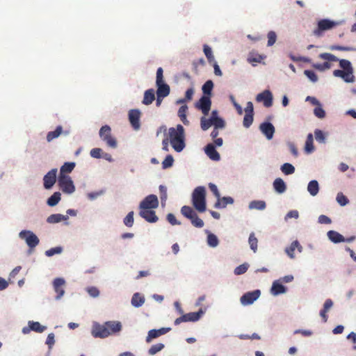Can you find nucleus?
<instances>
[{
	"label": "nucleus",
	"instance_id": "49",
	"mask_svg": "<svg viewBox=\"0 0 356 356\" xmlns=\"http://www.w3.org/2000/svg\"><path fill=\"white\" fill-rule=\"evenodd\" d=\"M174 163L173 156L170 154L168 155L162 162V167L163 169L169 168L172 166Z\"/></svg>",
	"mask_w": 356,
	"mask_h": 356
},
{
	"label": "nucleus",
	"instance_id": "26",
	"mask_svg": "<svg viewBox=\"0 0 356 356\" xmlns=\"http://www.w3.org/2000/svg\"><path fill=\"white\" fill-rule=\"evenodd\" d=\"M333 301L331 299H327L323 305V308L320 312V316H321L324 323H326L328 319L327 313L332 307Z\"/></svg>",
	"mask_w": 356,
	"mask_h": 356
},
{
	"label": "nucleus",
	"instance_id": "40",
	"mask_svg": "<svg viewBox=\"0 0 356 356\" xmlns=\"http://www.w3.org/2000/svg\"><path fill=\"white\" fill-rule=\"evenodd\" d=\"M60 193L59 192H55L51 197L47 200V204L50 207L56 206L60 200Z\"/></svg>",
	"mask_w": 356,
	"mask_h": 356
},
{
	"label": "nucleus",
	"instance_id": "60",
	"mask_svg": "<svg viewBox=\"0 0 356 356\" xmlns=\"http://www.w3.org/2000/svg\"><path fill=\"white\" fill-rule=\"evenodd\" d=\"M304 74L312 81L316 82L318 81V76L316 73L312 70H306Z\"/></svg>",
	"mask_w": 356,
	"mask_h": 356
},
{
	"label": "nucleus",
	"instance_id": "32",
	"mask_svg": "<svg viewBox=\"0 0 356 356\" xmlns=\"http://www.w3.org/2000/svg\"><path fill=\"white\" fill-rule=\"evenodd\" d=\"M145 302V298L139 293H135L131 298V305L135 307H141Z\"/></svg>",
	"mask_w": 356,
	"mask_h": 356
},
{
	"label": "nucleus",
	"instance_id": "13",
	"mask_svg": "<svg viewBox=\"0 0 356 356\" xmlns=\"http://www.w3.org/2000/svg\"><path fill=\"white\" fill-rule=\"evenodd\" d=\"M159 206L158 198L155 195H147L139 205L140 209H152Z\"/></svg>",
	"mask_w": 356,
	"mask_h": 356
},
{
	"label": "nucleus",
	"instance_id": "34",
	"mask_svg": "<svg viewBox=\"0 0 356 356\" xmlns=\"http://www.w3.org/2000/svg\"><path fill=\"white\" fill-rule=\"evenodd\" d=\"M188 111V106L184 104L182 105L178 110V116L180 118L181 121L185 124L188 125L189 121L186 118V114Z\"/></svg>",
	"mask_w": 356,
	"mask_h": 356
},
{
	"label": "nucleus",
	"instance_id": "24",
	"mask_svg": "<svg viewBox=\"0 0 356 356\" xmlns=\"http://www.w3.org/2000/svg\"><path fill=\"white\" fill-rule=\"evenodd\" d=\"M286 291V288L280 282V280H275L273 282L270 292L273 296L284 293Z\"/></svg>",
	"mask_w": 356,
	"mask_h": 356
},
{
	"label": "nucleus",
	"instance_id": "64",
	"mask_svg": "<svg viewBox=\"0 0 356 356\" xmlns=\"http://www.w3.org/2000/svg\"><path fill=\"white\" fill-rule=\"evenodd\" d=\"M87 291L89 295L93 298H96L99 295V291L95 286L88 287Z\"/></svg>",
	"mask_w": 356,
	"mask_h": 356
},
{
	"label": "nucleus",
	"instance_id": "12",
	"mask_svg": "<svg viewBox=\"0 0 356 356\" xmlns=\"http://www.w3.org/2000/svg\"><path fill=\"white\" fill-rule=\"evenodd\" d=\"M196 108L200 110L204 116L209 113L211 100L209 96L203 95L195 104Z\"/></svg>",
	"mask_w": 356,
	"mask_h": 356
},
{
	"label": "nucleus",
	"instance_id": "9",
	"mask_svg": "<svg viewBox=\"0 0 356 356\" xmlns=\"http://www.w3.org/2000/svg\"><path fill=\"white\" fill-rule=\"evenodd\" d=\"M58 181L59 187L63 192L70 194L75 191L74 185L70 176L59 175Z\"/></svg>",
	"mask_w": 356,
	"mask_h": 356
},
{
	"label": "nucleus",
	"instance_id": "54",
	"mask_svg": "<svg viewBox=\"0 0 356 356\" xmlns=\"http://www.w3.org/2000/svg\"><path fill=\"white\" fill-rule=\"evenodd\" d=\"M252 122H253V115L249 114V113H245L244 118H243V126L246 128H248L252 124Z\"/></svg>",
	"mask_w": 356,
	"mask_h": 356
},
{
	"label": "nucleus",
	"instance_id": "37",
	"mask_svg": "<svg viewBox=\"0 0 356 356\" xmlns=\"http://www.w3.org/2000/svg\"><path fill=\"white\" fill-rule=\"evenodd\" d=\"M75 167V163L66 162L60 168L59 175H66L65 173H70Z\"/></svg>",
	"mask_w": 356,
	"mask_h": 356
},
{
	"label": "nucleus",
	"instance_id": "56",
	"mask_svg": "<svg viewBox=\"0 0 356 356\" xmlns=\"http://www.w3.org/2000/svg\"><path fill=\"white\" fill-rule=\"evenodd\" d=\"M337 201L341 206H345L348 203V199L342 193L337 194Z\"/></svg>",
	"mask_w": 356,
	"mask_h": 356
},
{
	"label": "nucleus",
	"instance_id": "39",
	"mask_svg": "<svg viewBox=\"0 0 356 356\" xmlns=\"http://www.w3.org/2000/svg\"><path fill=\"white\" fill-rule=\"evenodd\" d=\"M313 140V135L312 134H309L307 135L305 146V151L307 154L312 152L314 149Z\"/></svg>",
	"mask_w": 356,
	"mask_h": 356
},
{
	"label": "nucleus",
	"instance_id": "20",
	"mask_svg": "<svg viewBox=\"0 0 356 356\" xmlns=\"http://www.w3.org/2000/svg\"><path fill=\"white\" fill-rule=\"evenodd\" d=\"M139 215L149 222H156L159 220L155 211L152 209H140Z\"/></svg>",
	"mask_w": 356,
	"mask_h": 356
},
{
	"label": "nucleus",
	"instance_id": "62",
	"mask_svg": "<svg viewBox=\"0 0 356 356\" xmlns=\"http://www.w3.org/2000/svg\"><path fill=\"white\" fill-rule=\"evenodd\" d=\"M102 149L100 148H93L90 150V154L92 157L99 159L102 157Z\"/></svg>",
	"mask_w": 356,
	"mask_h": 356
},
{
	"label": "nucleus",
	"instance_id": "19",
	"mask_svg": "<svg viewBox=\"0 0 356 356\" xmlns=\"http://www.w3.org/2000/svg\"><path fill=\"white\" fill-rule=\"evenodd\" d=\"M65 281L63 278H56L53 282V286L55 292L57 293L56 298L60 299L65 293L64 286Z\"/></svg>",
	"mask_w": 356,
	"mask_h": 356
},
{
	"label": "nucleus",
	"instance_id": "22",
	"mask_svg": "<svg viewBox=\"0 0 356 356\" xmlns=\"http://www.w3.org/2000/svg\"><path fill=\"white\" fill-rule=\"evenodd\" d=\"M261 131L270 140L273 137L275 133V127L270 122H264L260 124Z\"/></svg>",
	"mask_w": 356,
	"mask_h": 356
},
{
	"label": "nucleus",
	"instance_id": "3",
	"mask_svg": "<svg viewBox=\"0 0 356 356\" xmlns=\"http://www.w3.org/2000/svg\"><path fill=\"white\" fill-rule=\"evenodd\" d=\"M168 138L173 149L177 152H181L184 147V129L182 125L177 124L176 127H170L168 129Z\"/></svg>",
	"mask_w": 356,
	"mask_h": 356
},
{
	"label": "nucleus",
	"instance_id": "31",
	"mask_svg": "<svg viewBox=\"0 0 356 356\" xmlns=\"http://www.w3.org/2000/svg\"><path fill=\"white\" fill-rule=\"evenodd\" d=\"M273 187L278 193H283L286 189L284 181L281 178H277L273 182Z\"/></svg>",
	"mask_w": 356,
	"mask_h": 356
},
{
	"label": "nucleus",
	"instance_id": "18",
	"mask_svg": "<svg viewBox=\"0 0 356 356\" xmlns=\"http://www.w3.org/2000/svg\"><path fill=\"white\" fill-rule=\"evenodd\" d=\"M57 169H52L49 171L44 177V187L46 189L51 188L56 181Z\"/></svg>",
	"mask_w": 356,
	"mask_h": 356
},
{
	"label": "nucleus",
	"instance_id": "52",
	"mask_svg": "<svg viewBox=\"0 0 356 356\" xmlns=\"http://www.w3.org/2000/svg\"><path fill=\"white\" fill-rule=\"evenodd\" d=\"M314 136L316 141L321 143L325 142V136L324 133L320 129H316L314 131Z\"/></svg>",
	"mask_w": 356,
	"mask_h": 356
},
{
	"label": "nucleus",
	"instance_id": "23",
	"mask_svg": "<svg viewBox=\"0 0 356 356\" xmlns=\"http://www.w3.org/2000/svg\"><path fill=\"white\" fill-rule=\"evenodd\" d=\"M206 154L213 161H218L220 159L219 153L216 151L215 146L212 143H209L205 147Z\"/></svg>",
	"mask_w": 356,
	"mask_h": 356
},
{
	"label": "nucleus",
	"instance_id": "50",
	"mask_svg": "<svg viewBox=\"0 0 356 356\" xmlns=\"http://www.w3.org/2000/svg\"><path fill=\"white\" fill-rule=\"evenodd\" d=\"M160 191V198L161 200V204L163 206L165 204L168 195H167V188L165 186L161 185L159 186Z\"/></svg>",
	"mask_w": 356,
	"mask_h": 356
},
{
	"label": "nucleus",
	"instance_id": "17",
	"mask_svg": "<svg viewBox=\"0 0 356 356\" xmlns=\"http://www.w3.org/2000/svg\"><path fill=\"white\" fill-rule=\"evenodd\" d=\"M46 329L47 327L42 325L39 322L29 321L28 326L22 328V332L26 334L32 330L38 333H42Z\"/></svg>",
	"mask_w": 356,
	"mask_h": 356
},
{
	"label": "nucleus",
	"instance_id": "51",
	"mask_svg": "<svg viewBox=\"0 0 356 356\" xmlns=\"http://www.w3.org/2000/svg\"><path fill=\"white\" fill-rule=\"evenodd\" d=\"M249 265L248 264H243L238 266H237L234 269V274L239 275L244 274L248 269Z\"/></svg>",
	"mask_w": 356,
	"mask_h": 356
},
{
	"label": "nucleus",
	"instance_id": "61",
	"mask_svg": "<svg viewBox=\"0 0 356 356\" xmlns=\"http://www.w3.org/2000/svg\"><path fill=\"white\" fill-rule=\"evenodd\" d=\"M163 73V69L161 67H159L156 71V85H159V83H164Z\"/></svg>",
	"mask_w": 356,
	"mask_h": 356
},
{
	"label": "nucleus",
	"instance_id": "16",
	"mask_svg": "<svg viewBox=\"0 0 356 356\" xmlns=\"http://www.w3.org/2000/svg\"><path fill=\"white\" fill-rule=\"evenodd\" d=\"M257 102H263L265 107H270L273 105V95L270 90H266L259 93L256 97Z\"/></svg>",
	"mask_w": 356,
	"mask_h": 356
},
{
	"label": "nucleus",
	"instance_id": "58",
	"mask_svg": "<svg viewBox=\"0 0 356 356\" xmlns=\"http://www.w3.org/2000/svg\"><path fill=\"white\" fill-rule=\"evenodd\" d=\"M314 113L318 118H323L325 116V112L320 104L314 108Z\"/></svg>",
	"mask_w": 356,
	"mask_h": 356
},
{
	"label": "nucleus",
	"instance_id": "38",
	"mask_svg": "<svg viewBox=\"0 0 356 356\" xmlns=\"http://www.w3.org/2000/svg\"><path fill=\"white\" fill-rule=\"evenodd\" d=\"M264 58L265 56H263L261 54H259L254 51H251L249 53L247 60L250 63H261Z\"/></svg>",
	"mask_w": 356,
	"mask_h": 356
},
{
	"label": "nucleus",
	"instance_id": "44",
	"mask_svg": "<svg viewBox=\"0 0 356 356\" xmlns=\"http://www.w3.org/2000/svg\"><path fill=\"white\" fill-rule=\"evenodd\" d=\"M204 53L209 63H212L215 61L214 56L212 53L211 48L207 44H204L203 47Z\"/></svg>",
	"mask_w": 356,
	"mask_h": 356
},
{
	"label": "nucleus",
	"instance_id": "10",
	"mask_svg": "<svg viewBox=\"0 0 356 356\" xmlns=\"http://www.w3.org/2000/svg\"><path fill=\"white\" fill-rule=\"evenodd\" d=\"M19 236L22 239L25 240L27 245L30 248H34L39 244V238L31 231L22 230L19 232Z\"/></svg>",
	"mask_w": 356,
	"mask_h": 356
},
{
	"label": "nucleus",
	"instance_id": "36",
	"mask_svg": "<svg viewBox=\"0 0 356 356\" xmlns=\"http://www.w3.org/2000/svg\"><path fill=\"white\" fill-rule=\"evenodd\" d=\"M307 190L311 195H316L319 191V186L318 181L316 180H312L309 181L307 186Z\"/></svg>",
	"mask_w": 356,
	"mask_h": 356
},
{
	"label": "nucleus",
	"instance_id": "25",
	"mask_svg": "<svg viewBox=\"0 0 356 356\" xmlns=\"http://www.w3.org/2000/svg\"><path fill=\"white\" fill-rule=\"evenodd\" d=\"M296 249H298V252H302V248L298 241H294L293 242L291 243V244L290 245L289 247H288L285 249L286 253L291 259L295 258L294 253H295Z\"/></svg>",
	"mask_w": 356,
	"mask_h": 356
},
{
	"label": "nucleus",
	"instance_id": "46",
	"mask_svg": "<svg viewBox=\"0 0 356 356\" xmlns=\"http://www.w3.org/2000/svg\"><path fill=\"white\" fill-rule=\"evenodd\" d=\"M219 241L217 236L213 234H209L207 236V243L209 246L215 248L218 245Z\"/></svg>",
	"mask_w": 356,
	"mask_h": 356
},
{
	"label": "nucleus",
	"instance_id": "8",
	"mask_svg": "<svg viewBox=\"0 0 356 356\" xmlns=\"http://www.w3.org/2000/svg\"><path fill=\"white\" fill-rule=\"evenodd\" d=\"M339 24V22L327 19H321L318 22L317 28L313 31V34L317 37H320L324 31L331 30Z\"/></svg>",
	"mask_w": 356,
	"mask_h": 356
},
{
	"label": "nucleus",
	"instance_id": "42",
	"mask_svg": "<svg viewBox=\"0 0 356 356\" xmlns=\"http://www.w3.org/2000/svg\"><path fill=\"white\" fill-rule=\"evenodd\" d=\"M213 88V83L211 80L207 81L202 86V92L205 96H211Z\"/></svg>",
	"mask_w": 356,
	"mask_h": 356
},
{
	"label": "nucleus",
	"instance_id": "45",
	"mask_svg": "<svg viewBox=\"0 0 356 356\" xmlns=\"http://www.w3.org/2000/svg\"><path fill=\"white\" fill-rule=\"evenodd\" d=\"M281 170L285 175H289L295 172V168L291 163H285L282 165Z\"/></svg>",
	"mask_w": 356,
	"mask_h": 356
},
{
	"label": "nucleus",
	"instance_id": "28",
	"mask_svg": "<svg viewBox=\"0 0 356 356\" xmlns=\"http://www.w3.org/2000/svg\"><path fill=\"white\" fill-rule=\"evenodd\" d=\"M156 95L159 97H165L170 94V86L167 83H159V85H156Z\"/></svg>",
	"mask_w": 356,
	"mask_h": 356
},
{
	"label": "nucleus",
	"instance_id": "15",
	"mask_svg": "<svg viewBox=\"0 0 356 356\" xmlns=\"http://www.w3.org/2000/svg\"><path fill=\"white\" fill-rule=\"evenodd\" d=\"M140 115L141 112L139 109H131L129 111V120L135 130H138L140 127Z\"/></svg>",
	"mask_w": 356,
	"mask_h": 356
},
{
	"label": "nucleus",
	"instance_id": "5",
	"mask_svg": "<svg viewBox=\"0 0 356 356\" xmlns=\"http://www.w3.org/2000/svg\"><path fill=\"white\" fill-rule=\"evenodd\" d=\"M225 120L218 116V111L217 110L212 111L209 118H206L205 116H203L200 119V126L203 131L209 129L212 125L225 127Z\"/></svg>",
	"mask_w": 356,
	"mask_h": 356
},
{
	"label": "nucleus",
	"instance_id": "35",
	"mask_svg": "<svg viewBox=\"0 0 356 356\" xmlns=\"http://www.w3.org/2000/svg\"><path fill=\"white\" fill-rule=\"evenodd\" d=\"M63 133V128L60 125L58 126L53 131L48 132L47 135V142H51L54 139L57 138Z\"/></svg>",
	"mask_w": 356,
	"mask_h": 356
},
{
	"label": "nucleus",
	"instance_id": "21",
	"mask_svg": "<svg viewBox=\"0 0 356 356\" xmlns=\"http://www.w3.org/2000/svg\"><path fill=\"white\" fill-rule=\"evenodd\" d=\"M170 330V328H165V327H162L159 330H155V329L151 330L148 332V334L146 337V342L149 343V342H151V341L152 339H156L161 335L166 334Z\"/></svg>",
	"mask_w": 356,
	"mask_h": 356
},
{
	"label": "nucleus",
	"instance_id": "14",
	"mask_svg": "<svg viewBox=\"0 0 356 356\" xmlns=\"http://www.w3.org/2000/svg\"><path fill=\"white\" fill-rule=\"evenodd\" d=\"M260 295L261 291L259 289L247 292L241 297V303L244 306L251 305L259 298Z\"/></svg>",
	"mask_w": 356,
	"mask_h": 356
},
{
	"label": "nucleus",
	"instance_id": "41",
	"mask_svg": "<svg viewBox=\"0 0 356 356\" xmlns=\"http://www.w3.org/2000/svg\"><path fill=\"white\" fill-rule=\"evenodd\" d=\"M266 207V202L263 200H254L249 204V208L250 209L264 210Z\"/></svg>",
	"mask_w": 356,
	"mask_h": 356
},
{
	"label": "nucleus",
	"instance_id": "30",
	"mask_svg": "<svg viewBox=\"0 0 356 356\" xmlns=\"http://www.w3.org/2000/svg\"><path fill=\"white\" fill-rule=\"evenodd\" d=\"M68 219L67 216H64L60 213L51 214L47 219V222L50 224L58 223L62 220H67Z\"/></svg>",
	"mask_w": 356,
	"mask_h": 356
},
{
	"label": "nucleus",
	"instance_id": "4",
	"mask_svg": "<svg viewBox=\"0 0 356 356\" xmlns=\"http://www.w3.org/2000/svg\"><path fill=\"white\" fill-rule=\"evenodd\" d=\"M192 203L198 212L203 213L206 211V191L204 186L195 188L192 193Z\"/></svg>",
	"mask_w": 356,
	"mask_h": 356
},
{
	"label": "nucleus",
	"instance_id": "59",
	"mask_svg": "<svg viewBox=\"0 0 356 356\" xmlns=\"http://www.w3.org/2000/svg\"><path fill=\"white\" fill-rule=\"evenodd\" d=\"M63 249L61 247H56L51 248L45 252V254L47 257H51L56 254H60L62 252Z\"/></svg>",
	"mask_w": 356,
	"mask_h": 356
},
{
	"label": "nucleus",
	"instance_id": "1",
	"mask_svg": "<svg viewBox=\"0 0 356 356\" xmlns=\"http://www.w3.org/2000/svg\"><path fill=\"white\" fill-rule=\"evenodd\" d=\"M319 58L327 61H339V67L343 70H334L333 75L341 78L346 83H353L355 81L354 70L351 63L348 60L339 59L330 53L320 54Z\"/></svg>",
	"mask_w": 356,
	"mask_h": 356
},
{
	"label": "nucleus",
	"instance_id": "48",
	"mask_svg": "<svg viewBox=\"0 0 356 356\" xmlns=\"http://www.w3.org/2000/svg\"><path fill=\"white\" fill-rule=\"evenodd\" d=\"M134 211H130L128 213V214L126 216V217L124 218L123 222L124 224L129 227H131L134 225Z\"/></svg>",
	"mask_w": 356,
	"mask_h": 356
},
{
	"label": "nucleus",
	"instance_id": "47",
	"mask_svg": "<svg viewBox=\"0 0 356 356\" xmlns=\"http://www.w3.org/2000/svg\"><path fill=\"white\" fill-rule=\"evenodd\" d=\"M164 348V344L161 343H159L156 344H154L150 347V348L148 350V353L150 355H154L161 351Z\"/></svg>",
	"mask_w": 356,
	"mask_h": 356
},
{
	"label": "nucleus",
	"instance_id": "6",
	"mask_svg": "<svg viewBox=\"0 0 356 356\" xmlns=\"http://www.w3.org/2000/svg\"><path fill=\"white\" fill-rule=\"evenodd\" d=\"M181 214L189 219L192 225L197 228L204 227V223L203 220L200 218L196 212L189 206H183L181 209Z\"/></svg>",
	"mask_w": 356,
	"mask_h": 356
},
{
	"label": "nucleus",
	"instance_id": "11",
	"mask_svg": "<svg viewBox=\"0 0 356 356\" xmlns=\"http://www.w3.org/2000/svg\"><path fill=\"white\" fill-rule=\"evenodd\" d=\"M204 314L202 309H200L197 312H190L186 314H183L181 316L177 318L175 321V325H179L183 322H195L197 321Z\"/></svg>",
	"mask_w": 356,
	"mask_h": 356
},
{
	"label": "nucleus",
	"instance_id": "27",
	"mask_svg": "<svg viewBox=\"0 0 356 356\" xmlns=\"http://www.w3.org/2000/svg\"><path fill=\"white\" fill-rule=\"evenodd\" d=\"M234 203V199L231 197H217V202L215 203L214 207L216 209L225 208L227 204Z\"/></svg>",
	"mask_w": 356,
	"mask_h": 356
},
{
	"label": "nucleus",
	"instance_id": "2",
	"mask_svg": "<svg viewBox=\"0 0 356 356\" xmlns=\"http://www.w3.org/2000/svg\"><path fill=\"white\" fill-rule=\"evenodd\" d=\"M121 329V323L118 321H107L102 325L96 323L92 325L91 333L95 338H106L119 332Z\"/></svg>",
	"mask_w": 356,
	"mask_h": 356
},
{
	"label": "nucleus",
	"instance_id": "7",
	"mask_svg": "<svg viewBox=\"0 0 356 356\" xmlns=\"http://www.w3.org/2000/svg\"><path fill=\"white\" fill-rule=\"evenodd\" d=\"M99 136L106 145L111 148H116L118 143L115 138L111 135V129L108 125L102 127L99 130Z\"/></svg>",
	"mask_w": 356,
	"mask_h": 356
},
{
	"label": "nucleus",
	"instance_id": "53",
	"mask_svg": "<svg viewBox=\"0 0 356 356\" xmlns=\"http://www.w3.org/2000/svg\"><path fill=\"white\" fill-rule=\"evenodd\" d=\"M268 38V46L270 47L273 46L277 40V35L275 31H270L268 33L267 35Z\"/></svg>",
	"mask_w": 356,
	"mask_h": 356
},
{
	"label": "nucleus",
	"instance_id": "55",
	"mask_svg": "<svg viewBox=\"0 0 356 356\" xmlns=\"http://www.w3.org/2000/svg\"><path fill=\"white\" fill-rule=\"evenodd\" d=\"M312 66L316 70L324 71L325 70L330 69L331 67V64L329 62H325L323 63H316Z\"/></svg>",
	"mask_w": 356,
	"mask_h": 356
},
{
	"label": "nucleus",
	"instance_id": "63",
	"mask_svg": "<svg viewBox=\"0 0 356 356\" xmlns=\"http://www.w3.org/2000/svg\"><path fill=\"white\" fill-rule=\"evenodd\" d=\"M167 220L172 225H181V222L178 221L175 215L172 213H168L167 215Z\"/></svg>",
	"mask_w": 356,
	"mask_h": 356
},
{
	"label": "nucleus",
	"instance_id": "33",
	"mask_svg": "<svg viewBox=\"0 0 356 356\" xmlns=\"http://www.w3.org/2000/svg\"><path fill=\"white\" fill-rule=\"evenodd\" d=\"M155 99L154 91L153 89H149L144 93L143 104L145 105L151 104Z\"/></svg>",
	"mask_w": 356,
	"mask_h": 356
},
{
	"label": "nucleus",
	"instance_id": "43",
	"mask_svg": "<svg viewBox=\"0 0 356 356\" xmlns=\"http://www.w3.org/2000/svg\"><path fill=\"white\" fill-rule=\"evenodd\" d=\"M248 243L250 245V249L254 252H256L257 250V245H258V239L255 236V234L254 232H252L250 234L249 238H248Z\"/></svg>",
	"mask_w": 356,
	"mask_h": 356
},
{
	"label": "nucleus",
	"instance_id": "29",
	"mask_svg": "<svg viewBox=\"0 0 356 356\" xmlns=\"http://www.w3.org/2000/svg\"><path fill=\"white\" fill-rule=\"evenodd\" d=\"M327 236L331 241L335 243L345 241V238L336 231H329L327 232Z\"/></svg>",
	"mask_w": 356,
	"mask_h": 356
},
{
	"label": "nucleus",
	"instance_id": "57",
	"mask_svg": "<svg viewBox=\"0 0 356 356\" xmlns=\"http://www.w3.org/2000/svg\"><path fill=\"white\" fill-rule=\"evenodd\" d=\"M330 49L331 50H339V51H355L356 49L351 47H344L340 45H332Z\"/></svg>",
	"mask_w": 356,
	"mask_h": 356
}]
</instances>
